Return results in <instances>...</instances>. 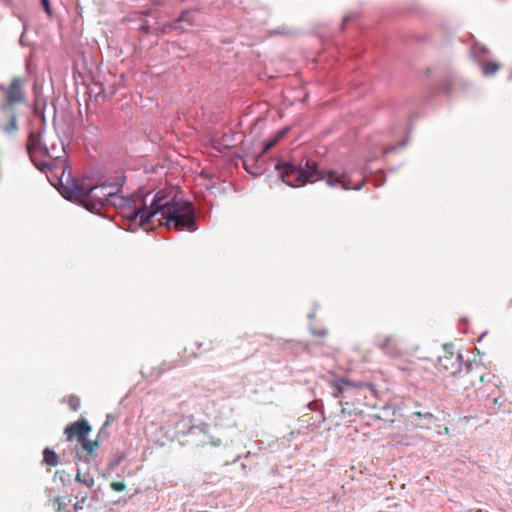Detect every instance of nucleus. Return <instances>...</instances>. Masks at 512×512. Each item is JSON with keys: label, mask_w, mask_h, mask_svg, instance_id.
Masks as SVG:
<instances>
[{"label": "nucleus", "mask_w": 512, "mask_h": 512, "mask_svg": "<svg viewBox=\"0 0 512 512\" xmlns=\"http://www.w3.org/2000/svg\"><path fill=\"white\" fill-rule=\"evenodd\" d=\"M158 213L163 214L168 229H175L177 231L185 229L196 231L198 229L196 210L193 203L189 200L178 198L172 192L160 190L154 194L144 219L149 223Z\"/></svg>", "instance_id": "f257e3e1"}, {"label": "nucleus", "mask_w": 512, "mask_h": 512, "mask_svg": "<svg viewBox=\"0 0 512 512\" xmlns=\"http://www.w3.org/2000/svg\"><path fill=\"white\" fill-rule=\"evenodd\" d=\"M290 177L295 176L297 184L290 181V187H299L306 183H313L319 179H325L327 184L332 187L341 186L345 190H359L364 185V177L361 172L357 173V177L353 179L352 175L347 171L339 173L335 170L321 171L315 162L306 160L304 168H298L290 161Z\"/></svg>", "instance_id": "f03ea898"}, {"label": "nucleus", "mask_w": 512, "mask_h": 512, "mask_svg": "<svg viewBox=\"0 0 512 512\" xmlns=\"http://www.w3.org/2000/svg\"><path fill=\"white\" fill-rule=\"evenodd\" d=\"M148 195L142 190L127 196L123 195V191L117 192L110 198L109 207L112 206L117 209L131 225L137 223L138 226L143 227L147 224L144 217L149 210Z\"/></svg>", "instance_id": "7ed1b4c3"}, {"label": "nucleus", "mask_w": 512, "mask_h": 512, "mask_svg": "<svg viewBox=\"0 0 512 512\" xmlns=\"http://www.w3.org/2000/svg\"><path fill=\"white\" fill-rule=\"evenodd\" d=\"M178 425H182L184 428L188 427L187 431L178 432V434L188 437L186 441L188 444L194 445L195 447H203L206 445L218 447L222 444L221 439L215 438L210 434V426L207 423L190 425L189 422L183 419L179 421Z\"/></svg>", "instance_id": "20e7f679"}, {"label": "nucleus", "mask_w": 512, "mask_h": 512, "mask_svg": "<svg viewBox=\"0 0 512 512\" xmlns=\"http://www.w3.org/2000/svg\"><path fill=\"white\" fill-rule=\"evenodd\" d=\"M86 193L82 207L99 215H101L102 210L109 207L110 198L115 194V192L109 191L102 183L88 186Z\"/></svg>", "instance_id": "39448f33"}, {"label": "nucleus", "mask_w": 512, "mask_h": 512, "mask_svg": "<svg viewBox=\"0 0 512 512\" xmlns=\"http://www.w3.org/2000/svg\"><path fill=\"white\" fill-rule=\"evenodd\" d=\"M437 367L438 370L448 372L454 376L461 373L469 374L474 369L479 368L480 365L474 361L464 362L460 353L455 354L445 350L444 355L438 358Z\"/></svg>", "instance_id": "423d86ee"}, {"label": "nucleus", "mask_w": 512, "mask_h": 512, "mask_svg": "<svg viewBox=\"0 0 512 512\" xmlns=\"http://www.w3.org/2000/svg\"><path fill=\"white\" fill-rule=\"evenodd\" d=\"M43 130L31 131L28 136L26 150L33 165L41 172L52 170V163L47 161H38L36 154L43 156V153L48 152V144L42 140Z\"/></svg>", "instance_id": "0eeeda50"}, {"label": "nucleus", "mask_w": 512, "mask_h": 512, "mask_svg": "<svg viewBox=\"0 0 512 512\" xmlns=\"http://www.w3.org/2000/svg\"><path fill=\"white\" fill-rule=\"evenodd\" d=\"M87 187L78 179L68 176L65 182L61 178L59 192L65 199L77 201L82 206V202L86 198Z\"/></svg>", "instance_id": "6e6552de"}, {"label": "nucleus", "mask_w": 512, "mask_h": 512, "mask_svg": "<svg viewBox=\"0 0 512 512\" xmlns=\"http://www.w3.org/2000/svg\"><path fill=\"white\" fill-rule=\"evenodd\" d=\"M0 90L5 94L7 104L12 105L24 102L25 97L21 78L14 77L8 88L0 84Z\"/></svg>", "instance_id": "1a4fd4ad"}, {"label": "nucleus", "mask_w": 512, "mask_h": 512, "mask_svg": "<svg viewBox=\"0 0 512 512\" xmlns=\"http://www.w3.org/2000/svg\"><path fill=\"white\" fill-rule=\"evenodd\" d=\"M333 387V396L335 398H340L342 393L350 388L362 389L366 388L372 391L374 394L376 392L375 385L370 382L364 381H352L346 378H338L332 382Z\"/></svg>", "instance_id": "9d476101"}, {"label": "nucleus", "mask_w": 512, "mask_h": 512, "mask_svg": "<svg viewBox=\"0 0 512 512\" xmlns=\"http://www.w3.org/2000/svg\"><path fill=\"white\" fill-rule=\"evenodd\" d=\"M288 133V125L284 126L279 130L271 139L264 143L261 153L256 155H246L243 159V165L245 169L249 171L248 165L250 162L258 161L268 150L273 148L286 134Z\"/></svg>", "instance_id": "9b49d317"}, {"label": "nucleus", "mask_w": 512, "mask_h": 512, "mask_svg": "<svg viewBox=\"0 0 512 512\" xmlns=\"http://www.w3.org/2000/svg\"><path fill=\"white\" fill-rule=\"evenodd\" d=\"M90 432L91 426L84 419L69 424L64 430V433L67 436L68 440H71L72 437L77 436L78 442L80 441V439L87 437Z\"/></svg>", "instance_id": "f8f14e48"}, {"label": "nucleus", "mask_w": 512, "mask_h": 512, "mask_svg": "<svg viewBox=\"0 0 512 512\" xmlns=\"http://www.w3.org/2000/svg\"><path fill=\"white\" fill-rule=\"evenodd\" d=\"M378 347L390 357H399L402 355V348L399 339L395 336H387L378 343Z\"/></svg>", "instance_id": "ddd939ff"}, {"label": "nucleus", "mask_w": 512, "mask_h": 512, "mask_svg": "<svg viewBox=\"0 0 512 512\" xmlns=\"http://www.w3.org/2000/svg\"><path fill=\"white\" fill-rule=\"evenodd\" d=\"M412 425L421 429H429L434 422V415L431 412L415 411L408 416Z\"/></svg>", "instance_id": "4468645a"}, {"label": "nucleus", "mask_w": 512, "mask_h": 512, "mask_svg": "<svg viewBox=\"0 0 512 512\" xmlns=\"http://www.w3.org/2000/svg\"><path fill=\"white\" fill-rule=\"evenodd\" d=\"M126 176L124 175V173H117L116 175H113V176H109L107 177L103 182L102 184L104 186H106V188L109 190V191H112V192H122L123 191V186L126 182Z\"/></svg>", "instance_id": "2eb2a0df"}, {"label": "nucleus", "mask_w": 512, "mask_h": 512, "mask_svg": "<svg viewBox=\"0 0 512 512\" xmlns=\"http://www.w3.org/2000/svg\"><path fill=\"white\" fill-rule=\"evenodd\" d=\"M271 165H273L274 170L277 172L278 179L283 184H288V161L280 157L271 158Z\"/></svg>", "instance_id": "dca6fc26"}, {"label": "nucleus", "mask_w": 512, "mask_h": 512, "mask_svg": "<svg viewBox=\"0 0 512 512\" xmlns=\"http://www.w3.org/2000/svg\"><path fill=\"white\" fill-rule=\"evenodd\" d=\"M59 140V143L52 142L50 145H48V152L43 153L44 157H49L51 159H60L62 157V154H65V148L62 140Z\"/></svg>", "instance_id": "f3484780"}, {"label": "nucleus", "mask_w": 512, "mask_h": 512, "mask_svg": "<svg viewBox=\"0 0 512 512\" xmlns=\"http://www.w3.org/2000/svg\"><path fill=\"white\" fill-rule=\"evenodd\" d=\"M460 80L458 77L454 74H449L444 80H443V91L447 96H450L453 94V92L456 89V86L460 85Z\"/></svg>", "instance_id": "a211bd4d"}, {"label": "nucleus", "mask_w": 512, "mask_h": 512, "mask_svg": "<svg viewBox=\"0 0 512 512\" xmlns=\"http://www.w3.org/2000/svg\"><path fill=\"white\" fill-rule=\"evenodd\" d=\"M43 462L51 467H55L59 464V456L57 453L49 447L43 450Z\"/></svg>", "instance_id": "6ab92c4d"}, {"label": "nucleus", "mask_w": 512, "mask_h": 512, "mask_svg": "<svg viewBox=\"0 0 512 512\" xmlns=\"http://www.w3.org/2000/svg\"><path fill=\"white\" fill-rule=\"evenodd\" d=\"M478 64L484 76H492L500 69V64L494 61H482Z\"/></svg>", "instance_id": "aec40b11"}, {"label": "nucleus", "mask_w": 512, "mask_h": 512, "mask_svg": "<svg viewBox=\"0 0 512 512\" xmlns=\"http://www.w3.org/2000/svg\"><path fill=\"white\" fill-rule=\"evenodd\" d=\"M471 53L473 54L476 62L481 63L482 61H485V58L488 55L489 50L485 46L476 43L472 46Z\"/></svg>", "instance_id": "412c9836"}, {"label": "nucleus", "mask_w": 512, "mask_h": 512, "mask_svg": "<svg viewBox=\"0 0 512 512\" xmlns=\"http://www.w3.org/2000/svg\"><path fill=\"white\" fill-rule=\"evenodd\" d=\"M75 481L84 484L88 489H93L95 481L88 473L82 474L78 469L75 475Z\"/></svg>", "instance_id": "4be33fe9"}, {"label": "nucleus", "mask_w": 512, "mask_h": 512, "mask_svg": "<svg viewBox=\"0 0 512 512\" xmlns=\"http://www.w3.org/2000/svg\"><path fill=\"white\" fill-rule=\"evenodd\" d=\"M79 443L81 444L82 448L90 455L99 445L98 441H91L87 439V437L80 439Z\"/></svg>", "instance_id": "5701e85b"}, {"label": "nucleus", "mask_w": 512, "mask_h": 512, "mask_svg": "<svg viewBox=\"0 0 512 512\" xmlns=\"http://www.w3.org/2000/svg\"><path fill=\"white\" fill-rule=\"evenodd\" d=\"M87 498L88 496L86 493L78 492L76 494L77 501L73 504V512H79L83 510Z\"/></svg>", "instance_id": "b1692460"}, {"label": "nucleus", "mask_w": 512, "mask_h": 512, "mask_svg": "<svg viewBox=\"0 0 512 512\" xmlns=\"http://www.w3.org/2000/svg\"><path fill=\"white\" fill-rule=\"evenodd\" d=\"M18 129V125H17V117L16 115L13 113L11 114L10 116V120L9 122L4 126L3 130L5 133L7 134H13L16 130Z\"/></svg>", "instance_id": "393cba45"}, {"label": "nucleus", "mask_w": 512, "mask_h": 512, "mask_svg": "<svg viewBox=\"0 0 512 512\" xmlns=\"http://www.w3.org/2000/svg\"><path fill=\"white\" fill-rule=\"evenodd\" d=\"M193 15H194V12H192V11H189V10L183 11L180 14V16L178 17V22H186L189 25H193V23H194Z\"/></svg>", "instance_id": "a878e982"}, {"label": "nucleus", "mask_w": 512, "mask_h": 512, "mask_svg": "<svg viewBox=\"0 0 512 512\" xmlns=\"http://www.w3.org/2000/svg\"><path fill=\"white\" fill-rule=\"evenodd\" d=\"M124 453H121V454H118L116 457H114L113 459H111L108 463V470L111 472L113 471L115 468L118 467V465L122 462V460L124 459Z\"/></svg>", "instance_id": "bb28decb"}, {"label": "nucleus", "mask_w": 512, "mask_h": 512, "mask_svg": "<svg viewBox=\"0 0 512 512\" xmlns=\"http://www.w3.org/2000/svg\"><path fill=\"white\" fill-rule=\"evenodd\" d=\"M69 406H70L71 410L77 411L79 409V407H80V400H79V398L71 397L69 399Z\"/></svg>", "instance_id": "cd10ccee"}, {"label": "nucleus", "mask_w": 512, "mask_h": 512, "mask_svg": "<svg viewBox=\"0 0 512 512\" xmlns=\"http://www.w3.org/2000/svg\"><path fill=\"white\" fill-rule=\"evenodd\" d=\"M110 487L112 490L120 492L126 489V484L123 482H112Z\"/></svg>", "instance_id": "c85d7f7f"}, {"label": "nucleus", "mask_w": 512, "mask_h": 512, "mask_svg": "<svg viewBox=\"0 0 512 512\" xmlns=\"http://www.w3.org/2000/svg\"><path fill=\"white\" fill-rule=\"evenodd\" d=\"M41 1V5L43 6L46 14L48 16H51L52 15V10H51V7H50V2L49 0H40Z\"/></svg>", "instance_id": "c756f323"}, {"label": "nucleus", "mask_w": 512, "mask_h": 512, "mask_svg": "<svg viewBox=\"0 0 512 512\" xmlns=\"http://www.w3.org/2000/svg\"><path fill=\"white\" fill-rule=\"evenodd\" d=\"M311 331L316 336L323 337V336L327 335V329L326 328H320V329L312 328Z\"/></svg>", "instance_id": "7c9ffc66"}, {"label": "nucleus", "mask_w": 512, "mask_h": 512, "mask_svg": "<svg viewBox=\"0 0 512 512\" xmlns=\"http://www.w3.org/2000/svg\"><path fill=\"white\" fill-rule=\"evenodd\" d=\"M139 30L141 32H143L144 34H148L150 33V26L149 24L147 23V21H144L143 23H141L140 27H139Z\"/></svg>", "instance_id": "2f4dec72"}, {"label": "nucleus", "mask_w": 512, "mask_h": 512, "mask_svg": "<svg viewBox=\"0 0 512 512\" xmlns=\"http://www.w3.org/2000/svg\"><path fill=\"white\" fill-rule=\"evenodd\" d=\"M175 366H177V364H169V365H166V363H163L161 368H160V373H163L164 371H167V370H170L172 368H174Z\"/></svg>", "instance_id": "473e14b6"}, {"label": "nucleus", "mask_w": 512, "mask_h": 512, "mask_svg": "<svg viewBox=\"0 0 512 512\" xmlns=\"http://www.w3.org/2000/svg\"><path fill=\"white\" fill-rule=\"evenodd\" d=\"M351 19H352L351 15H347L344 17L343 23H342V29L345 28V26L351 21Z\"/></svg>", "instance_id": "72a5a7b5"}, {"label": "nucleus", "mask_w": 512, "mask_h": 512, "mask_svg": "<svg viewBox=\"0 0 512 512\" xmlns=\"http://www.w3.org/2000/svg\"><path fill=\"white\" fill-rule=\"evenodd\" d=\"M108 425V422H105L101 430H103Z\"/></svg>", "instance_id": "f704fd0d"}, {"label": "nucleus", "mask_w": 512, "mask_h": 512, "mask_svg": "<svg viewBox=\"0 0 512 512\" xmlns=\"http://www.w3.org/2000/svg\"><path fill=\"white\" fill-rule=\"evenodd\" d=\"M493 403H494V404H497V403H498V399H497V398H494V399H493Z\"/></svg>", "instance_id": "c9c22d12"}]
</instances>
